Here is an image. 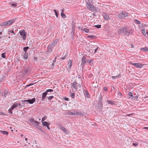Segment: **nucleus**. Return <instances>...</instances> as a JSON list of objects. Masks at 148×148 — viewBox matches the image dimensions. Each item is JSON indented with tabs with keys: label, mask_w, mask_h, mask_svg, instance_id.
Returning a JSON list of instances; mask_svg holds the SVG:
<instances>
[{
	"label": "nucleus",
	"mask_w": 148,
	"mask_h": 148,
	"mask_svg": "<svg viewBox=\"0 0 148 148\" xmlns=\"http://www.w3.org/2000/svg\"><path fill=\"white\" fill-rule=\"evenodd\" d=\"M87 37L91 39H95L96 37L94 35H89L87 36Z\"/></svg>",
	"instance_id": "obj_31"
},
{
	"label": "nucleus",
	"mask_w": 148,
	"mask_h": 148,
	"mask_svg": "<svg viewBox=\"0 0 148 148\" xmlns=\"http://www.w3.org/2000/svg\"><path fill=\"white\" fill-rule=\"evenodd\" d=\"M117 95L119 96H120L121 97L122 95L121 93L119 91L118 92Z\"/></svg>",
	"instance_id": "obj_51"
},
{
	"label": "nucleus",
	"mask_w": 148,
	"mask_h": 148,
	"mask_svg": "<svg viewBox=\"0 0 148 148\" xmlns=\"http://www.w3.org/2000/svg\"><path fill=\"white\" fill-rule=\"evenodd\" d=\"M47 93L45 91V92L42 93V98L41 100H44L47 94Z\"/></svg>",
	"instance_id": "obj_20"
},
{
	"label": "nucleus",
	"mask_w": 148,
	"mask_h": 148,
	"mask_svg": "<svg viewBox=\"0 0 148 148\" xmlns=\"http://www.w3.org/2000/svg\"><path fill=\"white\" fill-rule=\"evenodd\" d=\"M128 96L130 98H131L132 99V97H133V95L132 94L131 92H130L128 93Z\"/></svg>",
	"instance_id": "obj_34"
},
{
	"label": "nucleus",
	"mask_w": 148,
	"mask_h": 148,
	"mask_svg": "<svg viewBox=\"0 0 148 148\" xmlns=\"http://www.w3.org/2000/svg\"><path fill=\"white\" fill-rule=\"evenodd\" d=\"M75 115L83 116L84 115V112H82L78 111H75Z\"/></svg>",
	"instance_id": "obj_13"
},
{
	"label": "nucleus",
	"mask_w": 148,
	"mask_h": 148,
	"mask_svg": "<svg viewBox=\"0 0 148 148\" xmlns=\"http://www.w3.org/2000/svg\"><path fill=\"white\" fill-rule=\"evenodd\" d=\"M128 16V13L125 11H123L121 13L119 14L118 17L120 19H122Z\"/></svg>",
	"instance_id": "obj_3"
},
{
	"label": "nucleus",
	"mask_w": 148,
	"mask_h": 148,
	"mask_svg": "<svg viewBox=\"0 0 148 148\" xmlns=\"http://www.w3.org/2000/svg\"><path fill=\"white\" fill-rule=\"evenodd\" d=\"M75 94L74 93H73L71 94V98H73L75 97Z\"/></svg>",
	"instance_id": "obj_47"
},
{
	"label": "nucleus",
	"mask_w": 148,
	"mask_h": 148,
	"mask_svg": "<svg viewBox=\"0 0 148 148\" xmlns=\"http://www.w3.org/2000/svg\"><path fill=\"white\" fill-rule=\"evenodd\" d=\"M141 50L145 52H148V47H145L140 49Z\"/></svg>",
	"instance_id": "obj_26"
},
{
	"label": "nucleus",
	"mask_w": 148,
	"mask_h": 148,
	"mask_svg": "<svg viewBox=\"0 0 148 148\" xmlns=\"http://www.w3.org/2000/svg\"><path fill=\"white\" fill-rule=\"evenodd\" d=\"M125 35L129 36L130 33V32L128 30L127 28L126 29V31L125 33Z\"/></svg>",
	"instance_id": "obj_28"
},
{
	"label": "nucleus",
	"mask_w": 148,
	"mask_h": 148,
	"mask_svg": "<svg viewBox=\"0 0 148 148\" xmlns=\"http://www.w3.org/2000/svg\"><path fill=\"white\" fill-rule=\"evenodd\" d=\"M30 86V84H28L25 87V88H27V87H29V86Z\"/></svg>",
	"instance_id": "obj_64"
},
{
	"label": "nucleus",
	"mask_w": 148,
	"mask_h": 148,
	"mask_svg": "<svg viewBox=\"0 0 148 148\" xmlns=\"http://www.w3.org/2000/svg\"><path fill=\"white\" fill-rule=\"evenodd\" d=\"M42 124L43 126L45 127L49 126L50 125V123H49L46 121H44L42 122Z\"/></svg>",
	"instance_id": "obj_19"
},
{
	"label": "nucleus",
	"mask_w": 148,
	"mask_h": 148,
	"mask_svg": "<svg viewBox=\"0 0 148 148\" xmlns=\"http://www.w3.org/2000/svg\"><path fill=\"white\" fill-rule=\"evenodd\" d=\"M103 104L102 103H99L98 105L97 106L99 110H102L103 108Z\"/></svg>",
	"instance_id": "obj_25"
},
{
	"label": "nucleus",
	"mask_w": 148,
	"mask_h": 148,
	"mask_svg": "<svg viewBox=\"0 0 148 148\" xmlns=\"http://www.w3.org/2000/svg\"><path fill=\"white\" fill-rule=\"evenodd\" d=\"M0 115H5V114L4 113L0 111Z\"/></svg>",
	"instance_id": "obj_53"
},
{
	"label": "nucleus",
	"mask_w": 148,
	"mask_h": 148,
	"mask_svg": "<svg viewBox=\"0 0 148 148\" xmlns=\"http://www.w3.org/2000/svg\"><path fill=\"white\" fill-rule=\"evenodd\" d=\"M61 12L63 13L64 11V8H62V9L61 10Z\"/></svg>",
	"instance_id": "obj_60"
},
{
	"label": "nucleus",
	"mask_w": 148,
	"mask_h": 148,
	"mask_svg": "<svg viewBox=\"0 0 148 148\" xmlns=\"http://www.w3.org/2000/svg\"><path fill=\"white\" fill-rule=\"evenodd\" d=\"M37 123L34 124V125L35 127L38 129L40 130L41 129V127L39 125V123L38 121H37Z\"/></svg>",
	"instance_id": "obj_22"
},
{
	"label": "nucleus",
	"mask_w": 148,
	"mask_h": 148,
	"mask_svg": "<svg viewBox=\"0 0 148 148\" xmlns=\"http://www.w3.org/2000/svg\"><path fill=\"white\" fill-rule=\"evenodd\" d=\"M28 103L30 104H32L36 101V99L35 98H34L31 99H28Z\"/></svg>",
	"instance_id": "obj_14"
},
{
	"label": "nucleus",
	"mask_w": 148,
	"mask_h": 148,
	"mask_svg": "<svg viewBox=\"0 0 148 148\" xmlns=\"http://www.w3.org/2000/svg\"><path fill=\"white\" fill-rule=\"evenodd\" d=\"M34 60L36 61L37 60L38 58L36 57H34Z\"/></svg>",
	"instance_id": "obj_61"
},
{
	"label": "nucleus",
	"mask_w": 148,
	"mask_h": 148,
	"mask_svg": "<svg viewBox=\"0 0 148 148\" xmlns=\"http://www.w3.org/2000/svg\"><path fill=\"white\" fill-rule=\"evenodd\" d=\"M53 89H49L48 90H47L46 92L48 93L49 92H53Z\"/></svg>",
	"instance_id": "obj_42"
},
{
	"label": "nucleus",
	"mask_w": 148,
	"mask_h": 148,
	"mask_svg": "<svg viewBox=\"0 0 148 148\" xmlns=\"http://www.w3.org/2000/svg\"><path fill=\"white\" fill-rule=\"evenodd\" d=\"M83 92L85 97L90 98L89 93L87 90H84Z\"/></svg>",
	"instance_id": "obj_15"
},
{
	"label": "nucleus",
	"mask_w": 148,
	"mask_h": 148,
	"mask_svg": "<svg viewBox=\"0 0 148 148\" xmlns=\"http://www.w3.org/2000/svg\"><path fill=\"white\" fill-rule=\"evenodd\" d=\"M8 32L10 33H14V30H11V31H8Z\"/></svg>",
	"instance_id": "obj_63"
},
{
	"label": "nucleus",
	"mask_w": 148,
	"mask_h": 148,
	"mask_svg": "<svg viewBox=\"0 0 148 148\" xmlns=\"http://www.w3.org/2000/svg\"><path fill=\"white\" fill-rule=\"evenodd\" d=\"M1 57L4 58H5L6 57L5 53H2L1 54Z\"/></svg>",
	"instance_id": "obj_44"
},
{
	"label": "nucleus",
	"mask_w": 148,
	"mask_h": 148,
	"mask_svg": "<svg viewBox=\"0 0 148 148\" xmlns=\"http://www.w3.org/2000/svg\"><path fill=\"white\" fill-rule=\"evenodd\" d=\"M132 145L135 146L136 147L138 145V143H133Z\"/></svg>",
	"instance_id": "obj_52"
},
{
	"label": "nucleus",
	"mask_w": 148,
	"mask_h": 148,
	"mask_svg": "<svg viewBox=\"0 0 148 148\" xmlns=\"http://www.w3.org/2000/svg\"><path fill=\"white\" fill-rule=\"evenodd\" d=\"M104 90L105 91H107L108 90L106 87H105L104 88Z\"/></svg>",
	"instance_id": "obj_57"
},
{
	"label": "nucleus",
	"mask_w": 148,
	"mask_h": 148,
	"mask_svg": "<svg viewBox=\"0 0 148 148\" xmlns=\"http://www.w3.org/2000/svg\"><path fill=\"white\" fill-rule=\"evenodd\" d=\"M92 60L91 59H87L86 61V62H87L90 64L92 62Z\"/></svg>",
	"instance_id": "obj_48"
},
{
	"label": "nucleus",
	"mask_w": 148,
	"mask_h": 148,
	"mask_svg": "<svg viewBox=\"0 0 148 148\" xmlns=\"http://www.w3.org/2000/svg\"><path fill=\"white\" fill-rule=\"evenodd\" d=\"M107 102L109 104L112 105L114 103L113 101L110 100H107Z\"/></svg>",
	"instance_id": "obj_39"
},
{
	"label": "nucleus",
	"mask_w": 148,
	"mask_h": 148,
	"mask_svg": "<svg viewBox=\"0 0 148 148\" xmlns=\"http://www.w3.org/2000/svg\"><path fill=\"white\" fill-rule=\"evenodd\" d=\"M134 21L135 23L137 24H140V22L138 20L135 19L134 20Z\"/></svg>",
	"instance_id": "obj_41"
},
{
	"label": "nucleus",
	"mask_w": 148,
	"mask_h": 148,
	"mask_svg": "<svg viewBox=\"0 0 148 148\" xmlns=\"http://www.w3.org/2000/svg\"><path fill=\"white\" fill-rule=\"evenodd\" d=\"M53 48L50 45H49L47 47V52L48 53H50L52 51Z\"/></svg>",
	"instance_id": "obj_16"
},
{
	"label": "nucleus",
	"mask_w": 148,
	"mask_h": 148,
	"mask_svg": "<svg viewBox=\"0 0 148 148\" xmlns=\"http://www.w3.org/2000/svg\"><path fill=\"white\" fill-rule=\"evenodd\" d=\"M78 84L75 81H74L71 84V87L77 90L78 89Z\"/></svg>",
	"instance_id": "obj_8"
},
{
	"label": "nucleus",
	"mask_w": 148,
	"mask_h": 148,
	"mask_svg": "<svg viewBox=\"0 0 148 148\" xmlns=\"http://www.w3.org/2000/svg\"><path fill=\"white\" fill-rule=\"evenodd\" d=\"M90 2H89V3L87 2L86 3V5L88 9L90 10L95 11V7Z\"/></svg>",
	"instance_id": "obj_2"
},
{
	"label": "nucleus",
	"mask_w": 148,
	"mask_h": 148,
	"mask_svg": "<svg viewBox=\"0 0 148 148\" xmlns=\"http://www.w3.org/2000/svg\"><path fill=\"white\" fill-rule=\"evenodd\" d=\"M29 121L33 125H34V124L37 123H38L37 121H34L33 118L30 119Z\"/></svg>",
	"instance_id": "obj_17"
},
{
	"label": "nucleus",
	"mask_w": 148,
	"mask_h": 148,
	"mask_svg": "<svg viewBox=\"0 0 148 148\" xmlns=\"http://www.w3.org/2000/svg\"><path fill=\"white\" fill-rule=\"evenodd\" d=\"M21 102H22V106H23V107H24L25 104L28 103V99L21 101Z\"/></svg>",
	"instance_id": "obj_18"
},
{
	"label": "nucleus",
	"mask_w": 148,
	"mask_h": 148,
	"mask_svg": "<svg viewBox=\"0 0 148 148\" xmlns=\"http://www.w3.org/2000/svg\"><path fill=\"white\" fill-rule=\"evenodd\" d=\"M8 94V91L7 90H5L4 91V92L2 93V96H3V98L5 97H6Z\"/></svg>",
	"instance_id": "obj_21"
},
{
	"label": "nucleus",
	"mask_w": 148,
	"mask_h": 148,
	"mask_svg": "<svg viewBox=\"0 0 148 148\" xmlns=\"http://www.w3.org/2000/svg\"><path fill=\"white\" fill-rule=\"evenodd\" d=\"M61 15L62 18H66V15L63 13L61 12Z\"/></svg>",
	"instance_id": "obj_35"
},
{
	"label": "nucleus",
	"mask_w": 148,
	"mask_h": 148,
	"mask_svg": "<svg viewBox=\"0 0 148 148\" xmlns=\"http://www.w3.org/2000/svg\"><path fill=\"white\" fill-rule=\"evenodd\" d=\"M99 103H102V101L101 99H99Z\"/></svg>",
	"instance_id": "obj_54"
},
{
	"label": "nucleus",
	"mask_w": 148,
	"mask_h": 148,
	"mask_svg": "<svg viewBox=\"0 0 148 148\" xmlns=\"http://www.w3.org/2000/svg\"><path fill=\"white\" fill-rule=\"evenodd\" d=\"M142 33L144 36H146V34L145 31V29H143L142 30Z\"/></svg>",
	"instance_id": "obj_43"
},
{
	"label": "nucleus",
	"mask_w": 148,
	"mask_h": 148,
	"mask_svg": "<svg viewBox=\"0 0 148 148\" xmlns=\"http://www.w3.org/2000/svg\"><path fill=\"white\" fill-rule=\"evenodd\" d=\"M67 53H66L65 54V55L64 56L62 57L61 58H60V59H62V60H64L65 58L67 56Z\"/></svg>",
	"instance_id": "obj_37"
},
{
	"label": "nucleus",
	"mask_w": 148,
	"mask_h": 148,
	"mask_svg": "<svg viewBox=\"0 0 148 148\" xmlns=\"http://www.w3.org/2000/svg\"><path fill=\"white\" fill-rule=\"evenodd\" d=\"M53 96H49L48 97V99L49 101H50L53 98Z\"/></svg>",
	"instance_id": "obj_46"
},
{
	"label": "nucleus",
	"mask_w": 148,
	"mask_h": 148,
	"mask_svg": "<svg viewBox=\"0 0 148 148\" xmlns=\"http://www.w3.org/2000/svg\"><path fill=\"white\" fill-rule=\"evenodd\" d=\"M82 66H84L85 64L86 63V57L85 56H83L82 58Z\"/></svg>",
	"instance_id": "obj_12"
},
{
	"label": "nucleus",
	"mask_w": 148,
	"mask_h": 148,
	"mask_svg": "<svg viewBox=\"0 0 148 148\" xmlns=\"http://www.w3.org/2000/svg\"><path fill=\"white\" fill-rule=\"evenodd\" d=\"M64 99L66 101H68L69 100V99L67 97H65Z\"/></svg>",
	"instance_id": "obj_62"
},
{
	"label": "nucleus",
	"mask_w": 148,
	"mask_h": 148,
	"mask_svg": "<svg viewBox=\"0 0 148 148\" xmlns=\"http://www.w3.org/2000/svg\"><path fill=\"white\" fill-rule=\"evenodd\" d=\"M11 5L12 6L15 7L16 6L17 4L15 3H13Z\"/></svg>",
	"instance_id": "obj_50"
},
{
	"label": "nucleus",
	"mask_w": 148,
	"mask_h": 148,
	"mask_svg": "<svg viewBox=\"0 0 148 148\" xmlns=\"http://www.w3.org/2000/svg\"><path fill=\"white\" fill-rule=\"evenodd\" d=\"M13 110H10V108L8 110V111H9V113L10 114H12V111Z\"/></svg>",
	"instance_id": "obj_49"
},
{
	"label": "nucleus",
	"mask_w": 148,
	"mask_h": 148,
	"mask_svg": "<svg viewBox=\"0 0 148 148\" xmlns=\"http://www.w3.org/2000/svg\"><path fill=\"white\" fill-rule=\"evenodd\" d=\"M55 14H56V17L57 18H58V12H56L55 13Z\"/></svg>",
	"instance_id": "obj_59"
},
{
	"label": "nucleus",
	"mask_w": 148,
	"mask_h": 148,
	"mask_svg": "<svg viewBox=\"0 0 148 148\" xmlns=\"http://www.w3.org/2000/svg\"><path fill=\"white\" fill-rule=\"evenodd\" d=\"M30 69L29 67H25L23 70V74L24 75H27L30 73Z\"/></svg>",
	"instance_id": "obj_4"
},
{
	"label": "nucleus",
	"mask_w": 148,
	"mask_h": 148,
	"mask_svg": "<svg viewBox=\"0 0 148 148\" xmlns=\"http://www.w3.org/2000/svg\"><path fill=\"white\" fill-rule=\"evenodd\" d=\"M15 19H12L10 20H8L0 23V25L3 27L10 26L12 23L15 21Z\"/></svg>",
	"instance_id": "obj_1"
},
{
	"label": "nucleus",
	"mask_w": 148,
	"mask_h": 148,
	"mask_svg": "<svg viewBox=\"0 0 148 148\" xmlns=\"http://www.w3.org/2000/svg\"><path fill=\"white\" fill-rule=\"evenodd\" d=\"M72 66V61L71 60H70L68 64V67L70 68Z\"/></svg>",
	"instance_id": "obj_33"
},
{
	"label": "nucleus",
	"mask_w": 148,
	"mask_h": 148,
	"mask_svg": "<svg viewBox=\"0 0 148 148\" xmlns=\"http://www.w3.org/2000/svg\"><path fill=\"white\" fill-rule=\"evenodd\" d=\"M17 107V104L14 103L10 108V110H13L14 108Z\"/></svg>",
	"instance_id": "obj_24"
},
{
	"label": "nucleus",
	"mask_w": 148,
	"mask_h": 148,
	"mask_svg": "<svg viewBox=\"0 0 148 148\" xmlns=\"http://www.w3.org/2000/svg\"><path fill=\"white\" fill-rule=\"evenodd\" d=\"M47 118V116H45L43 117L41 120L42 122H44V121H45L46 119Z\"/></svg>",
	"instance_id": "obj_38"
},
{
	"label": "nucleus",
	"mask_w": 148,
	"mask_h": 148,
	"mask_svg": "<svg viewBox=\"0 0 148 148\" xmlns=\"http://www.w3.org/2000/svg\"><path fill=\"white\" fill-rule=\"evenodd\" d=\"M28 57V54L27 53H24L23 57L25 59H27Z\"/></svg>",
	"instance_id": "obj_27"
},
{
	"label": "nucleus",
	"mask_w": 148,
	"mask_h": 148,
	"mask_svg": "<svg viewBox=\"0 0 148 148\" xmlns=\"http://www.w3.org/2000/svg\"><path fill=\"white\" fill-rule=\"evenodd\" d=\"M60 125V128L63 132H65L66 134H68L69 133V132L68 131L67 129H66L64 127L62 126L61 125Z\"/></svg>",
	"instance_id": "obj_10"
},
{
	"label": "nucleus",
	"mask_w": 148,
	"mask_h": 148,
	"mask_svg": "<svg viewBox=\"0 0 148 148\" xmlns=\"http://www.w3.org/2000/svg\"><path fill=\"white\" fill-rule=\"evenodd\" d=\"M129 63L130 64L133 65L138 68H142L144 65L143 64L137 63H132V62L131 61L129 62Z\"/></svg>",
	"instance_id": "obj_6"
},
{
	"label": "nucleus",
	"mask_w": 148,
	"mask_h": 148,
	"mask_svg": "<svg viewBox=\"0 0 148 148\" xmlns=\"http://www.w3.org/2000/svg\"><path fill=\"white\" fill-rule=\"evenodd\" d=\"M121 77V75L120 74H119L115 76H112V77L113 79H116V78L118 77Z\"/></svg>",
	"instance_id": "obj_29"
},
{
	"label": "nucleus",
	"mask_w": 148,
	"mask_h": 148,
	"mask_svg": "<svg viewBox=\"0 0 148 148\" xmlns=\"http://www.w3.org/2000/svg\"><path fill=\"white\" fill-rule=\"evenodd\" d=\"M98 49V47H97L95 49L94 53H96V52H97V50Z\"/></svg>",
	"instance_id": "obj_55"
},
{
	"label": "nucleus",
	"mask_w": 148,
	"mask_h": 148,
	"mask_svg": "<svg viewBox=\"0 0 148 148\" xmlns=\"http://www.w3.org/2000/svg\"><path fill=\"white\" fill-rule=\"evenodd\" d=\"M69 114L71 115H75V113H73L71 112H69Z\"/></svg>",
	"instance_id": "obj_45"
},
{
	"label": "nucleus",
	"mask_w": 148,
	"mask_h": 148,
	"mask_svg": "<svg viewBox=\"0 0 148 148\" xmlns=\"http://www.w3.org/2000/svg\"><path fill=\"white\" fill-rule=\"evenodd\" d=\"M138 98V97L137 96H134L133 95V97H132V99L134 100H136Z\"/></svg>",
	"instance_id": "obj_40"
},
{
	"label": "nucleus",
	"mask_w": 148,
	"mask_h": 148,
	"mask_svg": "<svg viewBox=\"0 0 148 148\" xmlns=\"http://www.w3.org/2000/svg\"><path fill=\"white\" fill-rule=\"evenodd\" d=\"M2 35V33L1 32H0V39L2 38V36H1V35Z\"/></svg>",
	"instance_id": "obj_56"
},
{
	"label": "nucleus",
	"mask_w": 148,
	"mask_h": 148,
	"mask_svg": "<svg viewBox=\"0 0 148 148\" xmlns=\"http://www.w3.org/2000/svg\"><path fill=\"white\" fill-rule=\"evenodd\" d=\"M127 28L125 27H123L118 30V33L119 34L125 33L126 31Z\"/></svg>",
	"instance_id": "obj_7"
},
{
	"label": "nucleus",
	"mask_w": 148,
	"mask_h": 148,
	"mask_svg": "<svg viewBox=\"0 0 148 148\" xmlns=\"http://www.w3.org/2000/svg\"><path fill=\"white\" fill-rule=\"evenodd\" d=\"M58 39L55 40L51 44L49 45H50L53 48V47L56 45H57V44L58 42Z\"/></svg>",
	"instance_id": "obj_9"
},
{
	"label": "nucleus",
	"mask_w": 148,
	"mask_h": 148,
	"mask_svg": "<svg viewBox=\"0 0 148 148\" xmlns=\"http://www.w3.org/2000/svg\"><path fill=\"white\" fill-rule=\"evenodd\" d=\"M29 48L28 47H24L23 48V49L24 51L25 52L24 53H27V51L28 49Z\"/></svg>",
	"instance_id": "obj_30"
},
{
	"label": "nucleus",
	"mask_w": 148,
	"mask_h": 148,
	"mask_svg": "<svg viewBox=\"0 0 148 148\" xmlns=\"http://www.w3.org/2000/svg\"><path fill=\"white\" fill-rule=\"evenodd\" d=\"M101 25H95L93 26V27H96L97 28L99 29L101 27Z\"/></svg>",
	"instance_id": "obj_36"
},
{
	"label": "nucleus",
	"mask_w": 148,
	"mask_h": 148,
	"mask_svg": "<svg viewBox=\"0 0 148 148\" xmlns=\"http://www.w3.org/2000/svg\"><path fill=\"white\" fill-rule=\"evenodd\" d=\"M82 30L84 31L86 33H88L89 32V29L86 28H83Z\"/></svg>",
	"instance_id": "obj_32"
},
{
	"label": "nucleus",
	"mask_w": 148,
	"mask_h": 148,
	"mask_svg": "<svg viewBox=\"0 0 148 148\" xmlns=\"http://www.w3.org/2000/svg\"><path fill=\"white\" fill-rule=\"evenodd\" d=\"M0 133L8 135L9 134L8 132L6 131L0 130Z\"/></svg>",
	"instance_id": "obj_23"
},
{
	"label": "nucleus",
	"mask_w": 148,
	"mask_h": 148,
	"mask_svg": "<svg viewBox=\"0 0 148 148\" xmlns=\"http://www.w3.org/2000/svg\"><path fill=\"white\" fill-rule=\"evenodd\" d=\"M102 16L106 20H108L110 19L109 16L105 13L103 12Z\"/></svg>",
	"instance_id": "obj_11"
},
{
	"label": "nucleus",
	"mask_w": 148,
	"mask_h": 148,
	"mask_svg": "<svg viewBox=\"0 0 148 148\" xmlns=\"http://www.w3.org/2000/svg\"><path fill=\"white\" fill-rule=\"evenodd\" d=\"M19 33L22 38L23 40H25L27 36V33L25 32V30L24 29L21 30L19 31Z\"/></svg>",
	"instance_id": "obj_5"
},
{
	"label": "nucleus",
	"mask_w": 148,
	"mask_h": 148,
	"mask_svg": "<svg viewBox=\"0 0 148 148\" xmlns=\"http://www.w3.org/2000/svg\"><path fill=\"white\" fill-rule=\"evenodd\" d=\"M133 113L130 114H128L127 115V116H130L132 115H133Z\"/></svg>",
	"instance_id": "obj_58"
}]
</instances>
